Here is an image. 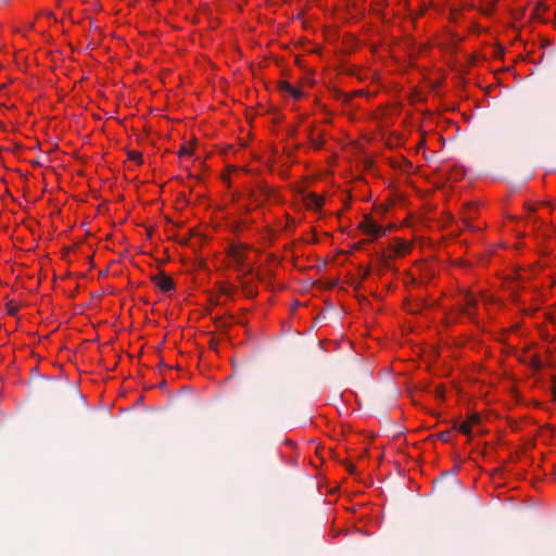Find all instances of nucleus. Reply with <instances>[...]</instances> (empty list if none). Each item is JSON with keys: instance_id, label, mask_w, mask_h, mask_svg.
I'll use <instances>...</instances> for the list:
<instances>
[{"instance_id": "1", "label": "nucleus", "mask_w": 556, "mask_h": 556, "mask_svg": "<svg viewBox=\"0 0 556 556\" xmlns=\"http://www.w3.org/2000/svg\"><path fill=\"white\" fill-rule=\"evenodd\" d=\"M38 391L46 399L55 402L79 396V391L75 387L56 379H42L38 384Z\"/></svg>"}, {"instance_id": "2", "label": "nucleus", "mask_w": 556, "mask_h": 556, "mask_svg": "<svg viewBox=\"0 0 556 556\" xmlns=\"http://www.w3.org/2000/svg\"><path fill=\"white\" fill-rule=\"evenodd\" d=\"M152 281L155 287H157L162 292H169L174 289V280L172 277L167 276L165 273H157L152 277Z\"/></svg>"}, {"instance_id": "3", "label": "nucleus", "mask_w": 556, "mask_h": 556, "mask_svg": "<svg viewBox=\"0 0 556 556\" xmlns=\"http://www.w3.org/2000/svg\"><path fill=\"white\" fill-rule=\"evenodd\" d=\"M361 228L372 237H379L384 233V230L371 217L366 216L361 223Z\"/></svg>"}, {"instance_id": "4", "label": "nucleus", "mask_w": 556, "mask_h": 556, "mask_svg": "<svg viewBox=\"0 0 556 556\" xmlns=\"http://www.w3.org/2000/svg\"><path fill=\"white\" fill-rule=\"evenodd\" d=\"M280 89L285 92H287L288 94L292 96L294 99H300L302 97V91L295 87H293L290 83L288 81H282L280 84Z\"/></svg>"}, {"instance_id": "5", "label": "nucleus", "mask_w": 556, "mask_h": 556, "mask_svg": "<svg viewBox=\"0 0 556 556\" xmlns=\"http://www.w3.org/2000/svg\"><path fill=\"white\" fill-rule=\"evenodd\" d=\"M241 286L247 296L251 298L256 294L255 288L245 278H242Z\"/></svg>"}, {"instance_id": "6", "label": "nucleus", "mask_w": 556, "mask_h": 556, "mask_svg": "<svg viewBox=\"0 0 556 556\" xmlns=\"http://www.w3.org/2000/svg\"><path fill=\"white\" fill-rule=\"evenodd\" d=\"M235 315H219L214 319V323L218 329L226 327L227 319L233 318Z\"/></svg>"}, {"instance_id": "7", "label": "nucleus", "mask_w": 556, "mask_h": 556, "mask_svg": "<svg viewBox=\"0 0 556 556\" xmlns=\"http://www.w3.org/2000/svg\"><path fill=\"white\" fill-rule=\"evenodd\" d=\"M323 203H324V200L316 194H312L308 199L309 207L319 208V207H321Z\"/></svg>"}, {"instance_id": "8", "label": "nucleus", "mask_w": 556, "mask_h": 556, "mask_svg": "<svg viewBox=\"0 0 556 556\" xmlns=\"http://www.w3.org/2000/svg\"><path fill=\"white\" fill-rule=\"evenodd\" d=\"M454 428L466 435H470L471 433V426L467 421L462 422L459 426H454Z\"/></svg>"}, {"instance_id": "9", "label": "nucleus", "mask_w": 556, "mask_h": 556, "mask_svg": "<svg viewBox=\"0 0 556 556\" xmlns=\"http://www.w3.org/2000/svg\"><path fill=\"white\" fill-rule=\"evenodd\" d=\"M128 157H129L130 160H132V161L138 162V163H141V162H142V154H141V152H139V151H130V152L128 153Z\"/></svg>"}, {"instance_id": "10", "label": "nucleus", "mask_w": 556, "mask_h": 556, "mask_svg": "<svg viewBox=\"0 0 556 556\" xmlns=\"http://www.w3.org/2000/svg\"><path fill=\"white\" fill-rule=\"evenodd\" d=\"M21 308H22V305L15 303V302L8 303V313H10V314L17 313Z\"/></svg>"}, {"instance_id": "11", "label": "nucleus", "mask_w": 556, "mask_h": 556, "mask_svg": "<svg viewBox=\"0 0 556 556\" xmlns=\"http://www.w3.org/2000/svg\"><path fill=\"white\" fill-rule=\"evenodd\" d=\"M452 435V430L442 431L438 434V438L443 442H448Z\"/></svg>"}, {"instance_id": "12", "label": "nucleus", "mask_w": 556, "mask_h": 556, "mask_svg": "<svg viewBox=\"0 0 556 556\" xmlns=\"http://www.w3.org/2000/svg\"><path fill=\"white\" fill-rule=\"evenodd\" d=\"M466 302L469 307H478V300L473 295H466Z\"/></svg>"}, {"instance_id": "13", "label": "nucleus", "mask_w": 556, "mask_h": 556, "mask_svg": "<svg viewBox=\"0 0 556 556\" xmlns=\"http://www.w3.org/2000/svg\"><path fill=\"white\" fill-rule=\"evenodd\" d=\"M546 10H547V8H546V5L544 3H538L535 9H534V13H535L536 17L540 18L541 17L540 16L541 12H544Z\"/></svg>"}, {"instance_id": "14", "label": "nucleus", "mask_w": 556, "mask_h": 556, "mask_svg": "<svg viewBox=\"0 0 556 556\" xmlns=\"http://www.w3.org/2000/svg\"><path fill=\"white\" fill-rule=\"evenodd\" d=\"M531 366L535 370H540L541 369L542 365H541L540 359L536 356H532V358H531Z\"/></svg>"}, {"instance_id": "15", "label": "nucleus", "mask_w": 556, "mask_h": 556, "mask_svg": "<svg viewBox=\"0 0 556 556\" xmlns=\"http://www.w3.org/2000/svg\"><path fill=\"white\" fill-rule=\"evenodd\" d=\"M468 424H470V426L472 427L475 424H477L479 421V416L478 415H470L468 416L467 420H466Z\"/></svg>"}, {"instance_id": "16", "label": "nucleus", "mask_w": 556, "mask_h": 556, "mask_svg": "<svg viewBox=\"0 0 556 556\" xmlns=\"http://www.w3.org/2000/svg\"><path fill=\"white\" fill-rule=\"evenodd\" d=\"M189 153H190V152H189V150H188L187 148H185V147H182V148L180 149V151H179V154H180V155H185V154H189Z\"/></svg>"}, {"instance_id": "17", "label": "nucleus", "mask_w": 556, "mask_h": 556, "mask_svg": "<svg viewBox=\"0 0 556 556\" xmlns=\"http://www.w3.org/2000/svg\"><path fill=\"white\" fill-rule=\"evenodd\" d=\"M312 143H313L316 148H318V149H319V148L321 147V144H323L321 142H318V141H316V140H315V139H313V138H312Z\"/></svg>"}, {"instance_id": "18", "label": "nucleus", "mask_w": 556, "mask_h": 556, "mask_svg": "<svg viewBox=\"0 0 556 556\" xmlns=\"http://www.w3.org/2000/svg\"><path fill=\"white\" fill-rule=\"evenodd\" d=\"M546 316H547L548 320L554 321V315L548 314V315H546Z\"/></svg>"}, {"instance_id": "19", "label": "nucleus", "mask_w": 556, "mask_h": 556, "mask_svg": "<svg viewBox=\"0 0 556 556\" xmlns=\"http://www.w3.org/2000/svg\"><path fill=\"white\" fill-rule=\"evenodd\" d=\"M160 387H161V388H165V387H166V382L163 380V381L160 383Z\"/></svg>"}, {"instance_id": "20", "label": "nucleus", "mask_w": 556, "mask_h": 556, "mask_svg": "<svg viewBox=\"0 0 556 556\" xmlns=\"http://www.w3.org/2000/svg\"><path fill=\"white\" fill-rule=\"evenodd\" d=\"M320 317H321V315H317V317L315 318V324L320 320Z\"/></svg>"}, {"instance_id": "21", "label": "nucleus", "mask_w": 556, "mask_h": 556, "mask_svg": "<svg viewBox=\"0 0 556 556\" xmlns=\"http://www.w3.org/2000/svg\"><path fill=\"white\" fill-rule=\"evenodd\" d=\"M260 281L265 282V279L261 276H258Z\"/></svg>"}, {"instance_id": "22", "label": "nucleus", "mask_w": 556, "mask_h": 556, "mask_svg": "<svg viewBox=\"0 0 556 556\" xmlns=\"http://www.w3.org/2000/svg\"><path fill=\"white\" fill-rule=\"evenodd\" d=\"M367 275H368V270H366V271L364 273L363 278H366V277H367Z\"/></svg>"}, {"instance_id": "23", "label": "nucleus", "mask_w": 556, "mask_h": 556, "mask_svg": "<svg viewBox=\"0 0 556 556\" xmlns=\"http://www.w3.org/2000/svg\"><path fill=\"white\" fill-rule=\"evenodd\" d=\"M520 313L526 314V313H528V311L527 309H521Z\"/></svg>"}, {"instance_id": "24", "label": "nucleus", "mask_w": 556, "mask_h": 556, "mask_svg": "<svg viewBox=\"0 0 556 556\" xmlns=\"http://www.w3.org/2000/svg\"><path fill=\"white\" fill-rule=\"evenodd\" d=\"M349 470L352 472L354 470V467L353 466H350L349 467Z\"/></svg>"}]
</instances>
